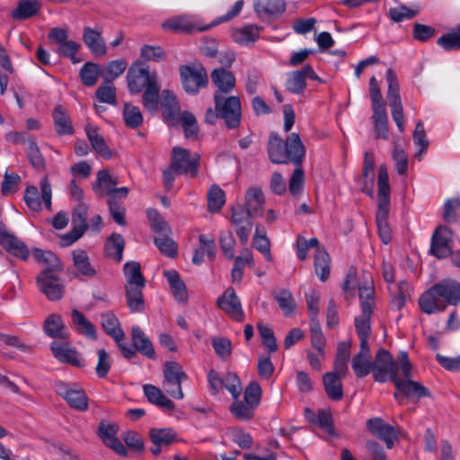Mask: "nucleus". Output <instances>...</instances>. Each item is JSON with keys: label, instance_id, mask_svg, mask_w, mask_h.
Returning a JSON list of instances; mask_svg holds the SVG:
<instances>
[{"label": "nucleus", "instance_id": "obj_27", "mask_svg": "<svg viewBox=\"0 0 460 460\" xmlns=\"http://www.w3.org/2000/svg\"><path fill=\"white\" fill-rule=\"evenodd\" d=\"M262 27L255 24H246L243 27L235 29L232 37L235 43L241 46H247L254 43L260 38Z\"/></svg>", "mask_w": 460, "mask_h": 460}, {"label": "nucleus", "instance_id": "obj_16", "mask_svg": "<svg viewBox=\"0 0 460 460\" xmlns=\"http://www.w3.org/2000/svg\"><path fill=\"white\" fill-rule=\"evenodd\" d=\"M375 155L371 152H365L363 160L362 173L356 179L360 190L372 197L374 192L375 181Z\"/></svg>", "mask_w": 460, "mask_h": 460}, {"label": "nucleus", "instance_id": "obj_53", "mask_svg": "<svg viewBox=\"0 0 460 460\" xmlns=\"http://www.w3.org/2000/svg\"><path fill=\"white\" fill-rule=\"evenodd\" d=\"M370 356L355 355L352 358L351 367L358 378L367 376L370 372L373 373V363Z\"/></svg>", "mask_w": 460, "mask_h": 460}, {"label": "nucleus", "instance_id": "obj_14", "mask_svg": "<svg viewBox=\"0 0 460 460\" xmlns=\"http://www.w3.org/2000/svg\"><path fill=\"white\" fill-rule=\"evenodd\" d=\"M87 217L88 206L79 202L72 212V229L62 238L66 244H72L84 235L88 228Z\"/></svg>", "mask_w": 460, "mask_h": 460}, {"label": "nucleus", "instance_id": "obj_44", "mask_svg": "<svg viewBox=\"0 0 460 460\" xmlns=\"http://www.w3.org/2000/svg\"><path fill=\"white\" fill-rule=\"evenodd\" d=\"M73 262L76 270L83 276L94 277L97 273L90 262L87 252L84 250L73 252Z\"/></svg>", "mask_w": 460, "mask_h": 460}, {"label": "nucleus", "instance_id": "obj_61", "mask_svg": "<svg viewBox=\"0 0 460 460\" xmlns=\"http://www.w3.org/2000/svg\"><path fill=\"white\" fill-rule=\"evenodd\" d=\"M437 44L446 51L460 49V27L458 31H452L443 34L437 40Z\"/></svg>", "mask_w": 460, "mask_h": 460}, {"label": "nucleus", "instance_id": "obj_8", "mask_svg": "<svg viewBox=\"0 0 460 460\" xmlns=\"http://www.w3.org/2000/svg\"><path fill=\"white\" fill-rule=\"evenodd\" d=\"M164 385L175 386V389H166V393L176 400L184 398L181 388L182 382L188 379L187 374L182 370L181 366L175 361H167L164 366Z\"/></svg>", "mask_w": 460, "mask_h": 460}, {"label": "nucleus", "instance_id": "obj_37", "mask_svg": "<svg viewBox=\"0 0 460 460\" xmlns=\"http://www.w3.org/2000/svg\"><path fill=\"white\" fill-rule=\"evenodd\" d=\"M72 321L77 332L91 341L97 340V331L92 323L79 310L72 311Z\"/></svg>", "mask_w": 460, "mask_h": 460}, {"label": "nucleus", "instance_id": "obj_57", "mask_svg": "<svg viewBox=\"0 0 460 460\" xmlns=\"http://www.w3.org/2000/svg\"><path fill=\"white\" fill-rule=\"evenodd\" d=\"M253 247L260 252L268 261L272 260L270 253V240L266 235L264 230H260L257 226L253 236Z\"/></svg>", "mask_w": 460, "mask_h": 460}, {"label": "nucleus", "instance_id": "obj_15", "mask_svg": "<svg viewBox=\"0 0 460 460\" xmlns=\"http://www.w3.org/2000/svg\"><path fill=\"white\" fill-rule=\"evenodd\" d=\"M217 306L228 314L233 320L242 323L245 314L240 298L237 296L234 288L229 287L217 299Z\"/></svg>", "mask_w": 460, "mask_h": 460}, {"label": "nucleus", "instance_id": "obj_63", "mask_svg": "<svg viewBox=\"0 0 460 460\" xmlns=\"http://www.w3.org/2000/svg\"><path fill=\"white\" fill-rule=\"evenodd\" d=\"M81 46L79 43L73 41V40H67L66 42H63L62 45L58 46L57 49V53L63 58H69L73 64H77L81 62L82 60L78 58H76L75 54L80 49Z\"/></svg>", "mask_w": 460, "mask_h": 460}, {"label": "nucleus", "instance_id": "obj_13", "mask_svg": "<svg viewBox=\"0 0 460 460\" xmlns=\"http://www.w3.org/2000/svg\"><path fill=\"white\" fill-rule=\"evenodd\" d=\"M452 231L446 226H439L436 228L431 236L429 253L437 259L442 260L449 257L451 259L454 250L450 247Z\"/></svg>", "mask_w": 460, "mask_h": 460}, {"label": "nucleus", "instance_id": "obj_22", "mask_svg": "<svg viewBox=\"0 0 460 460\" xmlns=\"http://www.w3.org/2000/svg\"><path fill=\"white\" fill-rule=\"evenodd\" d=\"M0 245L13 256L26 261L30 252L24 242L20 240L13 233H9L0 240Z\"/></svg>", "mask_w": 460, "mask_h": 460}, {"label": "nucleus", "instance_id": "obj_21", "mask_svg": "<svg viewBox=\"0 0 460 460\" xmlns=\"http://www.w3.org/2000/svg\"><path fill=\"white\" fill-rule=\"evenodd\" d=\"M131 340L133 346L139 353L149 359H155L156 356L154 346L139 326L134 325L131 328Z\"/></svg>", "mask_w": 460, "mask_h": 460}, {"label": "nucleus", "instance_id": "obj_33", "mask_svg": "<svg viewBox=\"0 0 460 460\" xmlns=\"http://www.w3.org/2000/svg\"><path fill=\"white\" fill-rule=\"evenodd\" d=\"M166 278L172 293L178 302L184 303L188 300L187 288L184 282L181 280L180 274L173 270H165L164 272Z\"/></svg>", "mask_w": 460, "mask_h": 460}, {"label": "nucleus", "instance_id": "obj_50", "mask_svg": "<svg viewBox=\"0 0 460 460\" xmlns=\"http://www.w3.org/2000/svg\"><path fill=\"white\" fill-rule=\"evenodd\" d=\"M273 297L285 315L289 316L295 312L296 304L289 290L283 288L276 291L273 293Z\"/></svg>", "mask_w": 460, "mask_h": 460}, {"label": "nucleus", "instance_id": "obj_35", "mask_svg": "<svg viewBox=\"0 0 460 460\" xmlns=\"http://www.w3.org/2000/svg\"><path fill=\"white\" fill-rule=\"evenodd\" d=\"M372 121L375 132V138H388V115L385 106L372 108Z\"/></svg>", "mask_w": 460, "mask_h": 460}, {"label": "nucleus", "instance_id": "obj_18", "mask_svg": "<svg viewBox=\"0 0 460 460\" xmlns=\"http://www.w3.org/2000/svg\"><path fill=\"white\" fill-rule=\"evenodd\" d=\"M285 0H254L253 9L256 14L262 18L267 17H280L286 11Z\"/></svg>", "mask_w": 460, "mask_h": 460}, {"label": "nucleus", "instance_id": "obj_25", "mask_svg": "<svg viewBox=\"0 0 460 460\" xmlns=\"http://www.w3.org/2000/svg\"><path fill=\"white\" fill-rule=\"evenodd\" d=\"M52 117L58 135L71 136L75 133V128L72 125L70 117L67 115L66 109L62 105H56L52 112Z\"/></svg>", "mask_w": 460, "mask_h": 460}, {"label": "nucleus", "instance_id": "obj_46", "mask_svg": "<svg viewBox=\"0 0 460 460\" xmlns=\"http://www.w3.org/2000/svg\"><path fill=\"white\" fill-rule=\"evenodd\" d=\"M443 218L447 223H456L457 230L460 232V199L453 198L445 201Z\"/></svg>", "mask_w": 460, "mask_h": 460}, {"label": "nucleus", "instance_id": "obj_56", "mask_svg": "<svg viewBox=\"0 0 460 460\" xmlns=\"http://www.w3.org/2000/svg\"><path fill=\"white\" fill-rule=\"evenodd\" d=\"M378 200L390 201V185L387 168L385 164L379 166L377 174Z\"/></svg>", "mask_w": 460, "mask_h": 460}, {"label": "nucleus", "instance_id": "obj_52", "mask_svg": "<svg viewBox=\"0 0 460 460\" xmlns=\"http://www.w3.org/2000/svg\"><path fill=\"white\" fill-rule=\"evenodd\" d=\"M65 401L71 408L78 411H85L88 408V397L85 392L76 386H73Z\"/></svg>", "mask_w": 460, "mask_h": 460}, {"label": "nucleus", "instance_id": "obj_5", "mask_svg": "<svg viewBox=\"0 0 460 460\" xmlns=\"http://www.w3.org/2000/svg\"><path fill=\"white\" fill-rule=\"evenodd\" d=\"M214 105L227 128L234 129L240 126L242 106L238 96L226 97L219 92H215Z\"/></svg>", "mask_w": 460, "mask_h": 460}, {"label": "nucleus", "instance_id": "obj_31", "mask_svg": "<svg viewBox=\"0 0 460 460\" xmlns=\"http://www.w3.org/2000/svg\"><path fill=\"white\" fill-rule=\"evenodd\" d=\"M264 202V196L260 188L252 187L246 191L244 207L254 217L262 216Z\"/></svg>", "mask_w": 460, "mask_h": 460}, {"label": "nucleus", "instance_id": "obj_1", "mask_svg": "<svg viewBox=\"0 0 460 460\" xmlns=\"http://www.w3.org/2000/svg\"><path fill=\"white\" fill-rule=\"evenodd\" d=\"M267 154L274 164H293L296 167L288 182L290 193L296 195L305 185V172L301 166L305 157V146L300 136L292 132L283 140L278 132H270L267 142Z\"/></svg>", "mask_w": 460, "mask_h": 460}, {"label": "nucleus", "instance_id": "obj_19", "mask_svg": "<svg viewBox=\"0 0 460 460\" xmlns=\"http://www.w3.org/2000/svg\"><path fill=\"white\" fill-rule=\"evenodd\" d=\"M83 40L93 55L103 57L106 54L107 47L101 31L86 26L83 31Z\"/></svg>", "mask_w": 460, "mask_h": 460}, {"label": "nucleus", "instance_id": "obj_54", "mask_svg": "<svg viewBox=\"0 0 460 460\" xmlns=\"http://www.w3.org/2000/svg\"><path fill=\"white\" fill-rule=\"evenodd\" d=\"M257 329L261 338L262 345L270 353L275 352L278 349V344L273 330L262 322L257 323Z\"/></svg>", "mask_w": 460, "mask_h": 460}, {"label": "nucleus", "instance_id": "obj_43", "mask_svg": "<svg viewBox=\"0 0 460 460\" xmlns=\"http://www.w3.org/2000/svg\"><path fill=\"white\" fill-rule=\"evenodd\" d=\"M32 255L36 261L46 266L45 270L59 271L62 269L59 259L51 251L34 248Z\"/></svg>", "mask_w": 460, "mask_h": 460}, {"label": "nucleus", "instance_id": "obj_34", "mask_svg": "<svg viewBox=\"0 0 460 460\" xmlns=\"http://www.w3.org/2000/svg\"><path fill=\"white\" fill-rule=\"evenodd\" d=\"M160 85L158 81H151L145 88L142 95V103L144 108L150 113L158 111L160 102Z\"/></svg>", "mask_w": 460, "mask_h": 460}, {"label": "nucleus", "instance_id": "obj_62", "mask_svg": "<svg viewBox=\"0 0 460 460\" xmlns=\"http://www.w3.org/2000/svg\"><path fill=\"white\" fill-rule=\"evenodd\" d=\"M261 395L262 391L260 384L256 381H252L244 390L243 400L248 404L257 408L261 403Z\"/></svg>", "mask_w": 460, "mask_h": 460}, {"label": "nucleus", "instance_id": "obj_60", "mask_svg": "<svg viewBox=\"0 0 460 460\" xmlns=\"http://www.w3.org/2000/svg\"><path fill=\"white\" fill-rule=\"evenodd\" d=\"M27 157L31 166L37 171L45 169V159L35 140H31L27 148Z\"/></svg>", "mask_w": 460, "mask_h": 460}, {"label": "nucleus", "instance_id": "obj_4", "mask_svg": "<svg viewBox=\"0 0 460 460\" xmlns=\"http://www.w3.org/2000/svg\"><path fill=\"white\" fill-rule=\"evenodd\" d=\"M179 74L182 89L190 95H197L208 84V72L199 63L181 65Z\"/></svg>", "mask_w": 460, "mask_h": 460}, {"label": "nucleus", "instance_id": "obj_64", "mask_svg": "<svg viewBox=\"0 0 460 460\" xmlns=\"http://www.w3.org/2000/svg\"><path fill=\"white\" fill-rule=\"evenodd\" d=\"M146 216L150 221L151 228L154 232L162 234L170 230V227L161 214L155 208H148Z\"/></svg>", "mask_w": 460, "mask_h": 460}, {"label": "nucleus", "instance_id": "obj_23", "mask_svg": "<svg viewBox=\"0 0 460 460\" xmlns=\"http://www.w3.org/2000/svg\"><path fill=\"white\" fill-rule=\"evenodd\" d=\"M100 318L102 330L107 335L113 339L115 342L124 340L125 332L120 326L119 320L112 312L102 313Z\"/></svg>", "mask_w": 460, "mask_h": 460}, {"label": "nucleus", "instance_id": "obj_47", "mask_svg": "<svg viewBox=\"0 0 460 460\" xmlns=\"http://www.w3.org/2000/svg\"><path fill=\"white\" fill-rule=\"evenodd\" d=\"M123 119L129 128H137L143 124V115L140 109L131 103L126 102L123 109Z\"/></svg>", "mask_w": 460, "mask_h": 460}, {"label": "nucleus", "instance_id": "obj_12", "mask_svg": "<svg viewBox=\"0 0 460 460\" xmlns=\"http://www.w3.org/2000/svg\"><path fill=\"white\" fill-rule=\"evenodd\" d=\"M393 383L396 388L394 397L399 402H402L403 398L419 400L430 395L429 389L420 382L402 380L398 376L396 378H393Z\"/></svg>", "mask_w": 460, "mask_h": 460}, {"label": "nucleus", "instance_id": "obj_58", "mask_svg": "<svg viewBox=\"0 0 460 460\" xmlns=\"http://www.w3.org/2000/svg\"><path fill=\"white\" fill-rule=\"evenodd\" d=\"M296 256L301 261H304L307 258V252L311 248H322L320 246L319 240L315 237L306 239L303 235H297L296 240Z\"/></svg>", "mask_w": 460, "mask_h": 460}, {"label": "nucleus", "instance_id": "obj_48", "mask_svg": "<svg viewBox=\"0 0 460 460\" xmlns=\"http://www.w3.org/2000/svg\"><path fill=\"white\" fill-rule=\"evenodd\" d=\"M361 313H373L375 308V288L372 284L358 287Z\"/></svg>", "mask_w": 460, "mask_h": 460}, {"label": "nucleus", "instance_id": "obj_55", "mask_svg": "<svg viewBox=\"0 0 460 460\" xmlns=\"http://www.w3.org/2000/svg\"><path fill=\"white\" fill-rule=\"evenodd\" d=\"M385 79L388 84L387 100L388 103L402 102L400 96V86L397 75L393 68L389 67L385 71Z\"/></svg>", "mask_w": 460, "mask_h": 460}, {"label": "nucleus", "instance_id": "obj_49", "mask_svg": "<svg viewBox=\"0 0 460 460\" xmlns=\"http://www.w3.org/2000/svg\"><path fill=\"white\" fill-rule=\"evenodd\" d=\"M225 203V191L218 185H212L208 191V210L212 213H217L221 210Z\"/></svg>", "mask_w": 460, "mask_h": 460}, {"label": "nucleus", "instance_id": "obj_39", "mask_svg": "<svg viewBox=\"0 0 460 460\" xmlns=\"http://www.w3.org/2000/svg\"><path fill=\"white\" fill-rule=\"evenodd\" d=\"M314 267L315 274L318 276L319 279L322 282H325L330 276L331 257L323 247L316 250Z\"/></svg>", "mask_w": 460, "mask_h": 460}, {"label": "nucleus", "instance_id": "obj_36", "mask_svg": "<svg viewBox=\"0 0 460 460\" xmlns=\"http://www.w3.org/2000/svg\"><path fill=\"white\" fill-rule=\"evenodd\" d=\"M85 134L91 144L92 148L102 157L111 159L112 152L106 145L104 137L98 133V129L93 127L87 126Z\"/></svg>", "mask_w": 460, "mask_h": 460}, {"label": "nucleus", "instance_id": "obj_2", "mask_svg": "<svg viewBox=\"0 0 460 460\" xmlns=\"http://www.w3.org/2000/svg\"><path fill=\"white\" fill-rule=\"evenodd\" d=\"M460 304V283L445 279L434 284L419 298V306L422 313L432 314L443 312L447 305Z\"/></svg>", "mask_w": 460, "mask_h": 460}, {"label": "nucleus", "instance_id": "obj_42", "mask_svg": "<svg viewBox=\"0 0 460 460\" xmlns=\"http://www.w3.org/2000/svg\"><path fill=\"white\" fill-rule=\"evenodd\" d=\"M126 300L131 313H141L145 309L144 288L126 286Z\"/></svg>", "mask_w": 460, "mask_h": 460}, {"label": "nucleus", "instance_id": "obj_30", "mask_svg": "<svg viewBox=\"0 0 460 460\" xmlns=\"http://www.w3.org/2000/svg\"><path fill=\"white\" fill-rule=\"evenodd\" d=\"M143 391L145 396L151 403L161 407L166 411H173L175 409L174 402L167 398L163 392L155 385L151 384L144 385Z\"/></svg>", "mask_w": 460, "mask_h": 460}, {"label": "nucleus", "instance_id": "obj_59", "mask_svg": "<svg viewBox=\"0 0 460 460\" xmlns=\"http://www.w3.org/2000/svg\"><path fill=\"white\" fill-rule=\"evenodd\" d=\"M252 254L249 250H246V256H237L234 258V266L231 271L232 281L239 283L243 277V269L246 264H252Z\"/></svg>", "mask_w": 460, "mask_h": 460}, {"label": "nucleus", "instance_id": "obj_26", "mask_svg": "<svg viewBox=\"0 0 460 460\" xmlns=\"http://www.w3.org/2000/svg\"><path fill=\"white\" fill-rule=\"evenodd\" d=\"M148 433L153 445L166 447L181 441L178 433L172 428H151Z\"/></svg>", "mask_w": 460, "mask_h": 460}, {"label": "nucleus", "instance_id": "obj_17", "mask_svg": "<svg viewBox=\"0 0 460 460\" xmlns=\"http://www.w3.org/2000/svg\"><path fill=\"white\" fill-rule=\"evenodd\" d=\"M161 112L164 119L172 123L180 120L181 109L176 95L170 90L162 92Z\"/></svg>", "mask_w": 460, "mask_h": 460}, {"label": "nucleus", "instance_id": "obj_45", "mask_svg": "<svg viewBox=\"0 0 460 460\" xmlns=\"http://www.w3.org/2000/svg\"><path fill=\"white\" fill-rule=\"evenodd\" d=\"M102 74L101 67L93 62H86L80 69L79 75L84 85L93 86Z\"/></svg>", "mask_w": 460, "mask_h": 460}, {"label": "nucleus", "instance_id": "obj_3", "mask_svg": "<svg viewBox=\"0 0 460 460\" xmlns=\"http://www.w3.org/2000/svg\"><path fill=\"white\" fill-rule=\"evenodd\" d=\"M200 155L191 154L187 148L173 146L171 152L170 164L162 171L164 189L169 191L173 187L176 175H187L196 178L199 175Z\"/></svg>", "mask_w": 460, "mask_h": 460}, {"label": "nucleus", "instance_id": "obj_20", "mask_svg": "<svg viewBox=\"0 0 460 460\" xmlns=\"http://www.w3.org/2000/svg\"><path fill=\"white\" fill-rule=\"evenodd\" d=\"M210 77L214 85L217 88L216 92L221 94H226L233 91L235 86V77L234 74L223 67L215 68Z\"/></svg>", "mask_w": 460, "mask_h": 460}, {"label": "nucleus", "instance_id": "obj_9", "mask_svg": "<svg viewBox=\"0 0 460 460\" xmlns=\"http://www.w3.org/2000/svg\"><path fill=\"white\" fill-rule=\"evenodd\" d=\"M368 432L383 441L387 449H392L399 438V428L386 423L380 417L370 418L366 421Z\"/></svg>", "mask_w": 460, "mask_h": 460}, {"label": "nucleus", "instance_id": "obj_41", "mask_svg": "<svg viewBox=\"0 0 460 460\" xmlns=\"http://www.w3.org/2000/svg\"><path fill=\"white\" fill-rule=\"evenodd\" d=\"M127 279V285L131 287L145 288L146 279L141 272L140 263L136 261H127L123 267Z\"/></svg>", "mask_w": 460, "mask_h": 460}, {"label": "nucleus", "instance_id": "obj_11", "mask_svg": "<svg viewBox=\"0 0 460 460\" xmlns=\"http://www.w3.org/2000/svg\"><path fill=\"white\" fill-rule=\"evenodd\" d=\"M50 350L56 359L61 363L82 368L85 360L81 353L66 341H54L50 343Z\"/></svg>", "mask_w": 460, "mask_h": 460}, {"label": "nucleus", "instance_id": "obj_51", "mask_svg": "<svg viewBox=\"0 0 460 460\" xmlns=\"http://www.w3.org/2000/svg\"><path fill=\"white\" fill-rule=\"evenodd\" d=\"M256 408L240 400H234L230 405V411L233 416L241 421H249L254 417Z\"/></svg>", "mask_w": 460, "mask_h": 460}, {"label": "nucleus", "instance_id": "obj_24", "mask_svg": "<svg viewBox=\"0 0 460 460\" xmlns=\"http://www.w3.org/2000/svg\"><path fill=\"white\" fill-rule=\"evenodd\" d=\"M306 73H305V66L298 70L288 72L286 74V81L284 84L286 91L293 94H303L306 89Z\"/></svg>", "mask_w": 460, "mask_h": 460}, {"label": "nucleus", "instance_id": "obj_10", "mask_svg": "<svg viewBox=\"0 0 460 460\" xmlns=\"http://www.w3.org/2000/svg\"><path fill=\"white\" fill-rule=\"evenodd\" d=\"M55 272L49 270H43L37 277L40 290L50 301L60 300L65 292V285Z\"/></svg>", "mask_w": 460, "mask_h": 460}, {"label": "nucleus", "instance_id": "obj_7", "mask_svg": "<svg viewBox=\"0 0 460 460\" xmlns=\"http://www.w3.org/2000/svg\"><path fill=\"white\" fill-rule=\"evenodd\" d=\"M156 80V74H151L149 66L142 62L133 63L127 73L128 87L131 94L141 93L151 81Z\"/></svg>", "mask_w": 460, "mask_h": 460}, {"label": "nucleus", "instance_id": "obj_32", "mask_svg": "<svg viewBox=\"0 0 460 460\" xmlns=\"http://www.w3.org/2000/svg\"><path fill=\"white\" fill-rule=\"evenodd\" d=\"M45 333L53 339L66 340L69 336L60 315L52 314L44 322Z\"/></svg>", "mask_w": 460, "mask_h": 460}, {"label": "nucleus", "instance_id": "obj_38", "mask_svg": "<svg viewBox=\"0 0 460 460\" xmlns=\"http://www.w3.org/2000/svg\"><path fill=\"white\" fill-rule=\"evenodd\" d=\"M323 383L327 396L333 401H340L343 397V387L341 377L337 374L325 373Z\"/></svg>", "mask_w": 460, "mask_h": 460}, {"label": "nucleus", "instance_id": "obj_29", "mask_svg": "<svg viewBox=\"0 0 460 460\" xmlns=\"http://www.w3.org/2000/svg\"><path fill=\"white\" fill-rule=\"evenodd\" d=\"M40 8V0H19L16 8L11 12V17L18 21L27 20L36 15Z\"/></svg>", "mask_w": 460, "mask_h": 460}, {"label": "nucleus", "instance_id": "obj_6", "mask_svg": "<svg viewBox=\"0 0 460 460\" xmlns=\"http://www.w3.org/2000/svg\"><path fill=\"white\" fill-rule=\"evenodd\" d=\"M373 363V378L376 382L385 383L398 376L397 363L392 354L384 348L379 349Z\"/></svg>", "mask_w": 460, "mask_h": 460}, {"label": "nucleus", "instance_id": "obj_28", "mask_svg": "<svg viewBox=\"0 0 460 460\" xmlns=\"http://www.w3.org/2000/svg\"><path fill=\"white\" fill-rule=\"evenodd\" d=\"M125 244V240L120 234H111L104 243L105 256L117 262H120L123 259Z\"/></svg>", "mask_w": 460, "mask_h": 460}, {"label": "nucleus", "instance_id": "obj_40", "mask_svg": "<svg viewBox=\"0 0 460 460\" xmlns=\"http://www.w3.org/2000/svg\"><path fill=\"white\" fill-rule=\"evenodd\" d=\"M118 181L111 177L107 170H100L97 172L96 181L93 183V190L96 196L100 198L106 197L109 191L112 190Z\"/></svg>", "mask_w": 460, "mask_h": 460}]
</instances>
